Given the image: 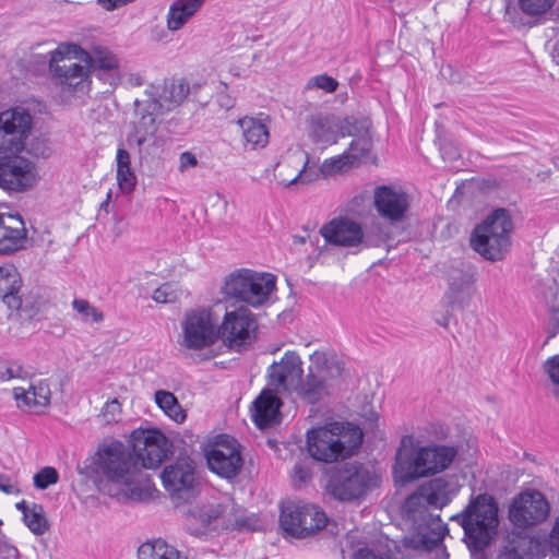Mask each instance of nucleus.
Listing matches in <instances>:
<instances>
[{
	"instance_id": "nucleus-55",
	"label": "nucleus",
	"mask_w": 559,
	"mask_h": 559,
	"mask_svg": "<svg viewBox=\"0 0 559 559\" xmlns=\"http://www.w3.org/2000/svg\"><path fill=\"white\" fill-rule=\"evenodd\" d=\"M0 491H3L7 495H19L20 489L15 483H13L5 475L0 474Z\"/></svg>"
},
{
	"instance_id": "nucleus-4",
	"label": "nucleus",
	"mask_w": 559,
	"mask_h": 559,
	"mask_svg": "<svg viewBox=\"0 0 559 559\" xmlns=\"http://www.w3.org/2000/svg\"><path fill=\"white\" fill-rule=\"evenodd\" d=\"M457 455L451 445L432 444L414 449V439L405 436L396 451L393 473L396 480L409 483L447 469Z\"/></svg>"
},
{
	"instance_id": "nucleus-14",
	"label": "nucleus",
	"mask_w": 559,
	"mask_h": 559,
	"mask_svg": "<svg viewBox=\"0 0 559 559\" xmlns=\"http://www.w3.org/2000/svg\"><path fill=\"white\" fill-rule=\"evenodd\" d=\"M33 126L32 115L23 107L0 112V153L21 152Z\"/></svg>"
},
{
	"instance_id": "nucleus-15",
	"label": "nucleus",
	"mask_w": 559,
	"mask_h": 559,
	"mask_svg": "<svg viewBox=\"0 0 559 559\" xmlns=\"http://www.w3.org/2000/svg\"><path fill=\"white\" fill-rule=\"evenodd\" d=\"M218 341L231 349L240 350L254 338L257 322L254 316L246 308L226 311L223 319L218 318Z\"/></svg>"
},
{
	"instance_id": "nucleus-21",
	"label": "nucleus",
	"mask_w": 559,
	"mask_h": 559,
	"mask_svg": "<svg viewBox=\"0 0 559 559\" xmlns=\"http://www.w3.org/2000/svg\"><path fill=\"white\" fill-rule=\"evenodd\" d=\"M309 156L301 150H290L281 157L275 167V178L284 187L296 183H309L317 175L308 169Z\"/></svg>"
},
{
	"instance_id": "nucleus-27",
	"label": "nucleus",
	"mask_w": 559,
	"mask_h": 559,
	"mask_svg": "<svg viewBox=\"0 0 559 559\" xmlns=\"http://www.w3.org/2000/svg\"><path fill=\"white\" fill-rule=\"evenodd\" d=\"M25 240L26 229L21 217L0 213V253L8 254L22 249Z\"/></svg>"
},
{
	"instance_id": "nucleus-54",
	"label": "nucleus",
	"mask_w": 559,
	"mask_h": 559,
	"mask_svg": "<svg viewBox=\"0 0 559 559\" xmlns=\"http://www.w3.org/2000/svg\"><path fill=\"white\" fill-rule=\"evenodd\" d=\"M224 91L219 92L216 96V102L221 108L229 110L235 106V98L231 97L227 92V85L223 84Z\"/></svg>"
},
{
	"instance_id": "nucleus-64",
	"label": "nucleus",
	"mask_w": 559,
	"mask_h": 559,
	"mask_svg": "<svg viewBox=\"0 0 559 559\" xmlns=\"http://www.w3.org/2000/svg\"><path fill=\"white\" fill-rule=\"evenodd\" d=\"M2 525V521L0 520V526Z\"/></svg>"
},
{
	"instance_id": "nucleus-47",
	"label": "nucleus",
	"mask_w": 559,
	"mask_h": 559,
	"mask_svg": "<svg viewBox=\"0 0 559 559\" xmlns=\"http://www.w3.org/2000/svg\"><path fill=\"white\" fill-rule=\"evenodd\" d=\"M152 298L159 304L175 302L179 298V292L175 285L166 283L153 292Z\"/></svg>"
},
{
	"instance_id": "nucleus-19",
	"label": "nucleus",
	"mask_w": 559,
	"mask_h": 559,
	"mask_svg": "<svg viewBox=\"0 0 559 559\" xmlns=\"http://www.w3.org/2000/svg\"><path fill=\"white\" fill-rule=\"evenodd\" d=\"M353 119L329 114H317L308 120L309 138L323 147L335 144L340 139L353 134Z\"/></svg>"
},
{
	"instance_id": "nucleus-43",
	"label": "nucleus",
	"mask_w": 559,
	"mask_h": 559,
	"mask_svg": "<svg viewBox=\"0 0 559 559\" xmlns=\"http://www.w3.org/2000/svg\"><path fill=\"white\" fill-rule=\"evenodd\" d=\"M556 0H518L521 12L530 17H539L548 13Z\"/></svg>"
},
{
	"instance_id": "nucleus-31",
	"label": "nucleus",
	"mask_w": 559,
	"mask_h": 559,
	"mask_svg": "<svg viewBox=\"0 0 559 559\" xmlns=\"http://www.w3.org/2000/svg\"><path fill=\"white\" fill-rule=\"evenodd\" d=\"M359 145L360 141H353L349 148L344 153L324 159L319 168L321 175L324 178H328L348 171L360 160V157L368 152V147L365 145L359 148V152H357V147Z\"/></svg>"
},
{
	"instance_id": "nucleus-6",
	"label": "nucleus",
	"mask_w": 559,
	"mask_h": 559,
	"mask_svg": "<svg viewBox=\"0 0 559 559\" xmlns=\"http://www.w3.org/2000/svg\"><path fill=\"white\" fill-rule=\"evenodd\" d=\"M78 46L60 45L51 52L49 70L59 90V98L63 104H71L74 99L83 98L88 94L91 80L88 70L73 60Z\"/></svg>"
},
{
	"instance_id": "nucleus-59",
	"label": "nucleus",
	"mask_w": 559,
	"mask_h": 559,
	"mask_svg": "<svg viewBox=\"0 0 559 559\" xmlns=\"http://www.w3.org/2000/svg\"><path fill=\"white\" fill-rule=\"evenodd\" d=\"M550 539L554 545L559 550V516L557 518L552 531L550 533Z\"/></svg>"
},
{
	"instance_id": "nucleus-58",
	"label": "nucleus",
	"mask_w": 559,
	"mask_h": 559,
	"mask_svg": "<svg viewBox=\"0 0 559 559\" xmlns=\"http://www.w3.org/2000/svg\"><path fill=\"white\" fill-rule=\"evenodd\" d=\"M126 84L129 86H141L144 84V79L140 73H130L126 79Z\"/></svg>"
},
{
	"instance_id": "nucleus-20",
	"label": "nucleus",
	"mask_w": 559,
	"mask_h": 559,
	"mask_svg": "<svg viewBox=\"0 0 559 559\" xmlns=\"http://www.w3.org/2000/svg\"><path fill=\"white\" fill-rule=\"evenodd\" d=\"M164 488L175 498L183 499L192 493L197 477L195 464L190 457H180L160 474Z\"/></svg>"
},
{
	"instance_id": "nucleus-48",
	"label": "nucleus",
	"mask_w": 559,
	"mask_h": 559,
	"mask_svg": "<svg viewBox=\"0 0 559 559\" xmlns=\"http://www.w3.org/2000/svg\"><path fill=\"white\" fill-rule=\"evenodd\" d=\"M25 374L26 372L17 362L10 360L0 361V381L22 379Z\"/></svg>"
},
{
	"instance_id": "nucleus-12",
	"label": "nucleus",
	"mask_w": 559,
	"mask_h": 559,
	"mask_svg": "<svg viewBox=\"0 0 559 559\" xmlns=\"http://www.w3.org/2000/svg\"><path fill=\"white\" fill-rule=\"evenodd\" d=\"M326 523V514L316 504L288 501L281 509V527L293 537H306L324 528Z\"/></svg>"
},
{
	"instance_id": "nucleus-63",
	"label": "nucleus",
	"mask_w": 559,
	"mask_h": 559,
	"mask_svg": "<svg viewBox=\"0 0 559 559\" xmlns=\"http://www.w3.org/2000/svg\"><path fill=\"white\" fill-rule=\"evenodd\" d=\"M311 518H312V516L307 515V522H312V521H311Z\"/></svg>"
},
{
	"instance_id": "nucleus-30",
	"label": "nucleus",
	"mask_w": 559,
	"mask_h": 559,
	"mask_svg": "<svg viewBox=\"0 0 559 559\" xmlns=\"http://www.w3.org/2000/svg\"><path fill=\"white\" fill-rule=\"evenodd\" d=\"M475 277L469 272L460 271L449 278L445 298L452 307L465 308L475 293Z\"/></svg>"
},
{
	"instance_id": "nucleus-56",
	"label": "nucleus",
	"mask_w": 559,
	"mask_h": 559,
	"mask_svg": "<svg viewBox=\"0 0 559 559\" xmlns=\"http://www.w3.org/2000/svg\"><path fill=\"white\" fill-rule=\"evenodd\" d=\"M311 477L310 471L301 464L294 466L293 478L295 483H306Z\"/></svg>"
},
{
	"instance_id": "nucleus-40",
	"label": "nucleus",
	"mask_w": 559,
	"mask_h": 559,
	"mask_svg": "<svg viewBox=\"0 0 559 559\" xmlns=\"http://www.w3.org/2000/svg\"><path fill=\"white\" fill-rule=\"evenodd\" d=\"M141 114L140 119L135 122V141L138 145L146 142L148 136H153L157 130L156 116L150 111L138 109Z\"/></svg>"
},
{
	"instance_id": "nucleus-53",
	"label": "nucleus",
	"mask_w": 559,
	"mask_h": 559,
	"mask_svg": "<svg viewBox=\"0 0 559 559\" xmlns=\"http://www.w3.org/2000/svg\"><path fill=\"white\" fill-rule=\"evenodd\" d=\"M19 550L7 540H0V559H17Z\"/></svg>"
},
{
	"instance_id": "nucleus-17",
	"label": "nucleus",
	"mask_w": 559,
	"mask_h": 559,
	"mask_svg": "<svg viewBox=\"0 0 559 559\" xmlns=\"http://www.w3.org/2000/svg\"><path fill=\"white\" fill-rule=\"evenodd\" d=\"M549 512V503L542 492L526 490L513 499L509 510V519L514 526L526 528L544 522Z\"/></svg>"
},
{
	"instance_id": "nucleus-26",
	"label": "nucleus",
	"mask_w": 559,
	"mask_h": 559,
	"mask_svg": "<svg viewBox=\"0 0 559 559\" xmlns=\"http://www.w3.org/2000/svg\"><path fill=\"white\" fill-rule=\"evenodd\" d=\"M19 408L38 413L50 404L51 391L47 380H38L27 389L16 386L12 391Z\"/></svg>"
},
{
	"instance_id": "nucleus-36",
	"label": "nucleus",
	"mask_w": 559,
	"mask_h": 559,
	"mask_svg": "<svg viewBox=\"0 0 559 559\" xmlns=\"http://www.w3.org/2000/svg\"><path fill=\"white\" fill-rule=\"evenodd\" d=\"M138 557L139 559H188L185 554L160 538L142 544L139 547Z\"/></svg>"
},
{
	"instance_id": "nucleus-7",
	"label": "nucleus",
	"mask_w": 559,
	"mask_h": 559,
	"mask_svg": "<svg viewBox=\"0 0 559 559\" xmlns=\"http://www.w3.org/2000/svg\"><path fill=\"white\" fill-rule=\"evenodd\" d=\"M464 530L468 546L475 549L486 547L498 525V509L492 498L479 495L464 511L451 516Z\"/></svg>"
},
{
	"instance_id": "nucleus-39",
	"label": "nucleus",
	"mask_w": 559,
	"mask_h": 559,
	"mask_svg": "<svg viewBox=\"0 0 559 559\" xmlns=\"http://www.w3.org/2000/svg\"><path fill=\"white\" fill-rule=\"evenodd\" d=\"M391 544L394 543L380 537L372 545L358 549L353 555V559H393Z\"/></svg>"
},
{
	"instance_id": "nucleus-9",
	"label": "nucleus",
	"mask_w": 559,
	"mask_h": 559,
	"mask_svg": "<svg viewBox=\"0 0 559 559\" xmlns=\"http://www.w3.org/2000/svg\"><path fill=\"white\" fill-rule=\"evenodd\" d=\"M218 314L212 307L191 308L180 320L178 343L185 349L201 352L218 343Z\"/></svg>"
},
{
	"instance_id": "nucleus-41",
	"label": "nucleus",
	"mask_w": 559,
	"mask_h": 559,
	"mask_svg": "<svg viewBox=\"0 0 559 559\" xmlns=\"http://www.w3.org/2000/svg\"><path fill=\"white\" fill-rule=\"evenodd\" d=\"M72 308L78 313L79 320L85 324L99 323L104 320L103 311L86 299L74 298Z\"/></svg>"
},
{
	"instance_id": "nucleus-33",
	"label": "nucleus",
	"mask_w": 559,
	"mask_h": 559,
	"mask_svg": "<svg viewBox=\"0 0 559 559\" xmlns=\"http://www.w3.org/2000/svg\"><path fill=\"white\" fill-rule=\"evenodd\" d=\"M189 94V86L183 81H173L165 83L160 92H157L153 97L152 102L148 103V109H160L171 110L179 104H181Z\"/></svg>"
},
{
	"instance_id": "nucleus-44",
	"label": "nucleus",
	"mask_w": 559,
	"mask_h": 559,
	"mask_svg": "<svg viewBox=\"0 0 559 559\" xmlns=\"http://www.w3.org/2000/svg\"><path fill=\"white\" fill-rule=\"evenodd\" d=\"M389 239V235L385 231L383 225L379 222L372 223L366 229H364L362 247L373 248L380 247Z\"/></svg>"
},
{
	"instance_id": "nucleus-2",
	"label": "nucleus",
	"mask_w": 559,
	"mask_h": 559,
	"mask_svg": "<svg viewBox=\"0 0 559 559\" xmlns=\"http://www.w3.org/2000/svg\"><path fill=\"white\" fill-rule=\"evenodd\" d=\"M459 490L460 485L454 478L438 477L421 486L418 492L406 499L403 512L414 528L413 534L403 538L406 548L429 550L442 544L448 526L439 514L429 513L425 504L442 509L457 495Z\"/></svg>"
},
{
	"instance_id": "nucleus-60",
	"label": "nucleus",
	"mask_w": 559,
	"mask_h": 559,
	"mask_svg": "<svg viewBox=\"0 0 559 559\" xmlns=\"http://www.w3.org/2000/svg\"><path fill=\"white\" fill-rule=\"evenodd\" d=\"M503 559H523V557L519 554V551L514 548L508 549L504 555Z\"/></svg>"
},
{
	"instance_id": "nucleus-42",
	"label": "nucleus",
	"mask_w": 559,
	"mask_h": 559,
	"mask_svg": "<svg viewBox=\"0 0 559 559\" xmlns=\"http://www.w3.org/2000/svg\"><path fill=\"white\" fill-rule=\"evenodd\" d=\"M23 520L26 526L37 535L44 534L47 530V521L41 506L33 503L29 510L24 511Z\"/></svg>"
},
{
	"instance_id": "nucleus-51",
	"label": "nucleus",
	"mask_w": 559,
	"mask_h": 559,
	"mask_svg": "<svg viewBox=\"0 0 559 559\" xmlns=\"http://www.w3.org/2000/svg\"><path fill=\"white\" fill-rule=\"evenodd\" d=\"M235 525L239 530L258 531L261 528V523L254 514L237 518Z\"/></svg>"
},
{
	"instance_id": "nucleus-37",
	"label": "nucleus",
	"mask_w": 559,
	"mask_h": 559,
	"mask_svg": "<svg viewBox=\"0 0 559 559\" xmlns=\"http://www.w3.org/2000/svg\"><path fill=\"white\" fill-rule=\"evenodd\" d=\"M117 183L122 193L129 194L136 185V176L131 168V157L127 150L119 147L116 155Z\"/></svg>"
},
{
	"instance_id": "nucleus-16",
	"label": "nucleus",
	"mask_w": 559,
	"mask_h": 559,
	"mask_svg": "<svg viewBox=\"0 0 559 559\" xmlns=\"http://www.w3.org/2000/svg\"><path fill=\"white\" fill-rule=\"evenodd\" d=\"M209 468L225 479H234L242 468L243 460L238 441L219 436L205 454Z\"/></svg>"
},
{
	"instance_id": "nucleus-35",
	"label": "nucleus",
	"mask_w": 559,
	"mask_h": 559,
	"mask_svg": "<svg viewBox=\"0 0 559 559\" xmlns=\"http://www.w3.org/2000/svg\"><path fill=\"white\" fill-rule=\"evenodd\" d=\"M205 0H174L167 14V27L171 32L181 29L201 9Z\"/></svg>"
},
{
	"instance_id": "nucleus-13",
	"label": "nucleus",
	"mask_w": 559,
	"mask_h": 559,
	"mask_svg": "<svg viewBox=\"0 0 559 559\" xmlns=\"http://www.w3.org/2000/svg\"><path fill=\"white\" fill-rule=\"evenodd\" d=\"M131 451L139 457L142 471L157 468L167 457L169 443L166 436L155 428H138L130 435Z\"/></svg>"
},
{
	"instance_id": "nucleus-61",
	"label": "nucleus",
	"mask_w": 559,
	"mask_h": 559,
	"mask_svg": "<svg viewBox=\"0 0 559 559\" xmlns=\"http://www.w3.org/2000/svg\"><path fill=\"white\" fill-rule=\"evenodd\" d=\"M16 509L19 511H21L23 514H24V511L25 510H29L31 506H27L26 502L23 500V501H20L15 504Z\"/></svg>"
},
{
	"instance_id": "nucleus-18",
	"label": "nucleus",
	"mask_w": 559,
	"mask_h": 559,
	"mask_svg": "<svg viewBox=\"0 0 559 559\" xmlns=\"http://www.w3.org/2000/svg\"><path fill=\"white\" fill-rule=\"evenodd\" d=\"M39 180L36 164L22 156L0 157V188L7 191L24 192Z\"/></svg>"
},
{
	"instance_id": "nucleus-1",
	"label": "nucleus",
	"mask_w": 559,
	"mask_h": 559,
	"mask_svg": "<svg viewBox=\"0 0 559 559\" xmlns=\"http://www.w3.org/2000/svg\"><path fill=\"white\" fill-rule=\"evenodd\" d=\"M90 471L98 491L118 501L143 502L155 491L139 457L120 440L102 441L91 456Z\"/></svg>"
},
{
	"instance_id": "nucleus-11",
	"label": "nucleus",
	"mask_w": 559,
	"mask_h": 559,
	"mask_svg": "<svg viewBox=\"0 0 559 559\" xmlns=\"http://www.w3.org/2000/svg\"><path fill=\"white\" fill-rule=\"evenodd\" d=\"M379 483L374 471L362 464L346 463L331 475L328 490L340 501H360Z\"/></svg>"
},
{
	"instance_id": "nucleus-28",
	"label": "nucleus",
	"mask_w": 559,
	"mask_h": 559,
	"mask_svg": "<svg viewBox=\"0 0 559 559\" xmlns=\"http://www.w3.org/2000/svg\"><path fill=\"white\" fill-rule=\"evenodd\" d=\"M221 514L222 508L218 503L197 506L189 511L188 531L195 536L207 535L216 530Z\"/></svg>"
},
{
	"instance_id": "nucleus-25",
	"label": "nucleus",
	"mask_w": 559,
	"mask_h": 559,
	"mask_svg": "<svg viewBox=\"0 0 559 559\" xmlns=\"http://www.w3.org/2000/svg\"><path fill=\"white\" fill-rule=\"evenodd\" d=\"M269 115L259 112L255 116H243L237 120L242 134L243 144L250 150L264 148L270 142Z\"/></svg>"
},
{
	"instance_id": "nucleus-49",
	"label": "nucleus",
	"mask_w": 559,
	"mask_h": 559,
	"mask_svg": "<svg viewBox=\"0 0 559 559\" xmlns=\"http://www.w3.org/2000/svg\"><path fill=\"white\" fill-rule=\"evenodd\" d=\"M59 475L53 467H44L34 476V485L39 489H46L58 481Z\"/></svg>"
},
{
	"instance_id": "nucleus-29",
	"label": "nucleus",
	"mask_w": 559,
	"mask_h": 559,
	"mask_svg": "<svg viewBox=\"0 0 559 559\" xmlns=\"http://www.w3.org/2000/svg\"><path fill=\"white\" fill-rule=\"evenodd\" d=\"M88 69L98 71V78L105 80L110 85H116L120 81L119 61L117 57L107 48H94L91 53L84 52Z\"/></svg>"
},
{
	"instance_id": "nucleus-10",
	"label": "nucleus",
	"mask_w": 559,
	"mask_h": 559,
	"mask_svg": "<svg viewBox=\"0 0 559 559\" xmlns=\"http://www.w3.org/2000/svg\"><path fill=\"white\" fill-rule=\"evenodd\" d=\"M276 278L270 273H259L248 269L230 273L224 282L222 293L243 301L254 308L264 305L275 289Z\"/></svg>"
},
{
	"instance_id": "nucleus-8",
	"label": "nucleus",
	"mask_w": 559,
	"mask_h": 559,
	"mask_svg": "<svg viewBox=\"0 0 559 559\" xmlns=\"http://www.w3.org/2000/svg\"><path fill=\"white\" fill-rule=\"evenodd\" d=\"M513 224L504 209L495 210L477 225L471 237L472 248L490 261L501 260L508 252Z\"/></svg>"
},
{
	"instance_id": "nucleus-5",
	"label": "nucleus",
	"mask_w": 559,
	"mask_h": 559,
	"mask_svg": "<svg viewBox=\"0 0 559 559\" xmlns=\"http://www.w3.org/2000/svg\"><path fill=\"white\" fill-rule=\"evenodd\" d=\"M362 442L361 430L349 423L330 421L307 431V451L316 461L333 463L350 456Z\"/></svg>"
},
{
	"instance_id": "nucleus-45",
	"label": "nucleus",
	"mask_w": 559,
	"mask_h": 559,
	"mask_svg": "<svg viewBox=\"0 0 559 559\" xmlns=\"http://www.w3.org/2000/svg\"><path fill=\"white\" fill-rule=\"evenodd\" d=\"M337 87L338 82L334 78L328 74H319L310 78L307 81L304 91L307 92L318 88L322 90L325 93H333L337 90Z\"/></svg>"
},
{
	"instance_id": "nucleus-32",
	"label": "nucleus",
	"mask_w": 559,
	"mask_h": 559,
	"mask_svg": "<svg viewBox=\"0 0 559 559\" xmlns=\"http://www.w3.org/2000/svg\"><path fill=\"white\" fill-rule=\"evenodd\" d=\"M281 400L270 390H263L254 400L251 418L259 428H266L277 421Z\"/></svg>"
},
{
	"instance_id": "nucleus-34",
	"label": "nucleus",
	"mask_w": 559,
	"mask_h": 559,
	"mask_svg": "<svg viewBox=\"0 0 559 559\" xmlns=\"http://www.w3.org/2000/svg\"><path fill=\"white\" fill-rule=\"evenodd\" d=\"M22 286V278L17 269L12 264L0 266V298L10 308H20L21 298L17 296Z\"/></svg>"
},
{
	"instance_id": "nucleus-50",
	"label": "nucleus",
	"mask_w": 559,
	"mask_h": 559,
	"mask_svg": "<svg viewBox=\"0 0 559 559\" xmlns=\"http://www.w3.org/2000/svg\"><path fill=\"white\" fill-rule=\"evenodd\" d=\"M199 165V159L195 154L190 151H185L179 155L178 158V170L183 174L191 168H195Z\"/></svg>"
},
{
	"instance_id": "nucleus-3",
	"label": "nucleus",
	"mask_w": 559,
	"mask_h": 559,
	"mask_svg": "<svg viewBox=\"0 0 559 559\" xmlns=\"http://www.w3.org/2000/svg\"><path fill=\"white\" fill-rule=\"evenodd\" d=\"M344 372V361L334 350L317 349L309 355L307 372L293 393L308 405L323 403L338 392Z\"/></svg>"
},
{
	"instance_id": "nucleus-38",
	"label": "nucleus",
	"mask_w": 559,
	"mask_h": 559,
	"mask_svg": "<svg viewBox=\"0 0 559 559\" xmlns=\"http://www.w3.org/2000/svg\"><path fill=\"white\" fill-rule=\"evenodd\" d=\"M154 401L169 419L177 424H182L186 420L187 414L174 393L166 390H157L154 394Z\"/></svg>"
},
{
	"instance_id": "nucleus-23",
	"label": "nucleus",
	"mask_w": 559,
	"mask_h": 559,
	"mask_svg": "<svg viewBox=\"0 0 559 559\" xmlns=\"http://www.w3.org/2000/svg\"><path fill=\"white\" fill-rule=\"evenodd\" d=\"M321 235L326 242L346 248L362 247L364 228L360 223L345 217H336L321 228Z\"/></svg>"
},
{
	"instance_id": "nucleus-57",
	"label": "nucleus",
	"mask_w": 559,
	"mask_h": 559,
	"mask_svg": "<svg viewBox=\"0 0 559 559\" xmlns=\"http://www.w3.org/2000/svg\"><path fill=\"white\" fill-rule=\"evenodd\" d=\"M134 0H98V3L107 11H114L122 5L133 2Z\"/></svg>"
},
{
	"instance_id": "nucleus-62",
	"label": "nucleus",
	"mask_w": 559,
	"mask_h": 559,
	"mask_svg": "<svg viewBox=\"0 0 559 559\" xmlns=\"http://www.w3.org/2000/svg\"><path fill=\"white\" fill-rule=\"evenodd\" d=\"M558 333H559V319H555L554 326H552V330L550 331L549 336L552 337Z\"/></svg>"
},
{
	"instance_id": "nucleus-52",
	"label": "nucleus",
	"mask_w": 559,
	"mask_h": 559,
	"mask_svg": "<svg viewBox=\"0 0 559 559\" xmlns=\"http://www.w3.org/2000/svg\"><path fill=\"white\" fill-rule=\"evenodd\" d=\"M545 370L551 381L559 384V355L547 359L545 362Z\"/></svg>"
},
{
	"instance_id": "nucleus-46",
	"label": "nucleus",
	"mask_w": 559,
	"mask_h": 559,
	"mask_svg": "<svg viewBox=\"0 0 559 559\" xmlns=\"http://www.w3.org/2000/svg\"><path fill=\"white\" fill-rule=\"evenodd\" d=\"M121 415V404L117 399L107 401L98 415V418L106 425L117 423Z\"/></svg>"
},
{
	"instance_id": "nucleus-22",
	"label": "nucleus",
	"mask_w": 559,
	"mask_h": 559,
	"mask_svg": "<svg viewBox=\"0 0 559 559\" xmlns=\"http://www.w3.org/2000/svg\"><path fill=\"white\" fill-rule=\"evenodd\" d=\"M304 376V362L295 350H287L269 368V384L277 392H293Z\"/></svg>"
},
{
	"instance_id": "nucleus-24",
	"label": "nucleus",
	"mask_w": 559,
	"mask_h": 559,
	"mask_svg": "<svg viewBox=\"0 0 559 559\" xmlns=\"http://www.w3.org/2000/svg\"><path fill=\"white\" fill-rule=\"evenodd\" d=\"M373 197L379 215L391 222L403 219L409 207V197L400 188L380 186Z\"/></svg>"
}]
</instances>
